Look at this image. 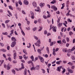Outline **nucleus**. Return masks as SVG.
<instances>
[{
    "instance_id": "48",
    "label": "nucleus",
    "mask_w": 75,
    "mask_h": 75,
    "mask_svg": "<svg viewBox=\"0 0 75 75\" xmlns=\"http://www.w3.org/2000/svg\"><path fill=\"white\" fill-rule=\"evenodd\" d=\"M37 28L36 27H35L34 28H33V30L34 31H35V30H37Z\"/></svg>"
},
{
    "instance_id": "41",
    "label": "nucleus",
    "mask_w": 75,
    "mask_h": 75,
    "mask_svg": "<svg viewBox=\"0 0 75 75\" xmlns=\"http://www.w3.org/2000/svg\"><path fill=\"white\" fill-rule=\"evenodd\" d=\"M41 70H42V72L43 74H45V70H44L43 69H41Z\"/></svg>"
},
{
    "instance_id": "39",
    "label": "nucleus",
    "mask_w": 75,
    "mask_h": 75,
    "mask_svg": "<svg viewBox=\"0 0 75 75\" xmlns=\"http://www.w3.org/2000/svg\"><path fill=\"white\" fill-rule=\"evenodd\" d=\"M71 59H72V60H75V56H72L71 57Z\"/></svg>"
},
{
    "instance_id": "35",
    "label": "nucleus",
    "mask_w": 75,
    "mask_h": 75,
    "mask_svg": "<svg viewBox=\"0 0 75 75\" xmlns=\"http://www.w3.org/2000/svg\"><path fill=\"white\" fill-rule=\"evenodd\" d=\"M10 21V20H6L5 21V24H7V23H8V22Z\"/></svg>"
},
{
    "instance_id": "3",
    "label": "nucleus",
    "mask_w": 75,
    "mask_h": 75,
    "mask_svg": "<svg viewBox=\"0 0 75 75\" xmlns=\"http://www.w3.org/2000/svg\"><path fill=\"white\" fill-rule=\"evenodd\" d=\"M16 45V42L15 41H13L11 44V47H14Z\"/></svg>"
},
{
    "instance_id": "18",
    "label": "nucleus",
    "mask_w": 75,
    "mask_h": 75,
    "mask_svg": "<svg viewBox=\"0 0 75 75\" xmlns=\"http://www.w3.org/2000/svg\"><path fill=\"white\" fill-rule=\"evenodd\" d=\"M23 51L24 54H26V55H28V53L27 52V51H26V50L25 49L23 50Z\"/></svg>"
},
{
    "instance_id": "8",
    "label": "nucleus",
    "mask_w": 75,
    "mask_h": 75,
    "mask_svg": "<svg viewBox=\"0 0 75 75\" xmlns=\"http://www.w3.org/2000/svg\"><path fill=\"white\" fill-rule=\"evenodd\" d=\"M13 59H16V57H17V53H14L13 54Z\"/></svg>"
},
{
    "instance_id": "6",
    "label": "nucleus",
    "mask_w": 75,
    "mask_h": 75,
    "mask_svg": "<svg viewBox=\"0 0 75 75\" xmlns=\"http://www.w3.org/2000/svg\"><path fill=\"white\" fill-rule=\"evenodd\" d=\"M69 50H70V49H69V50H68V49H67V48H64L63 49L62 51L63 52H68V51H69Z\"/></svg>"
},
{
    "instance_id": "56",
    "label": "nucleus",
    "mask_w": 75,
    "mask_h": 75,
    "mask_svg": "<svg viewBox=\"0 0 75 75\" xmlns=\"http://www.w3.org/2000/svg\"><path fill=\"white\" fill-rule=\"evenodd\" d=\"M50 17H51V15L50 14H48L47 16V18H50Z\"/></svg>"
},
{
    "instance_id": "57",
    "label": "nucleus",
    "mask_w": 75,
    "mask_h": 75,
    "mask_svg": "<svg viewBox=\"0 0 75 75\" xmlns=\"http://www.w3.org/2000/svg\"><path fill=\"white\" fill-rule=\"evenodd\" d=\"M16 7H18V2H16Z\"/></svg>"
},
{
    "instance_id": "4",
    "label": "nucleus",
    "mask_w": 75,
    "mask_h": 75,
    "mask_svg": "<svg viewBox=\"0 0 75 75\" xmlns=\"http://www.w3.org/2000/svg\"><path fill=\"white\" fill-rule=\"evenodd\" d=\"M38 57L40 59L41 62L43 63L44 62V58H43V57H41L40 56H39Z\"/></svg>"
},
{
    "instance_id": "31",
    "label": "nucleus",
    "mask_w": 75,
    "mask_h": 75,
    "mask_svg": "<svg viewBox=\"0 0 75 75\" xmlns=\"http://www.w3.org/2000/svg\"><path fill=\"white\" fill-rule=\"evenodd\" d=\"M2 34H3V35H8V33H7V32H3L2 33Z\"/></svg>"
},
{
    "instance_id": "15",
    "label": "nucleus",
    "mask_w": 75,
    "mask_h": 75,
    "mask_svg": "<svg viewBox=\"0 0 75 75\" xmlns=\"http://www.w3.org/2000/svg\"><path fill=\"white\" fill-rule=\"evenodd\" d=\"M34 15V13H32V14H31V18H32V19H34V18H35Z\"/></svg>"
},
{
    "instance_id": "50",
    "label": "nucleus",
    "mask_w": 75,
    "mask_h": 75,
    "mask_svg": "<svg viewBox=\"0 0 75 75\" xmlns=\"http://www.w3.org/2000/svg\"><path fill=\"white\" fill-rule=\"evenodd\" d=\"M61 40H58L57 41V42L58 44H61Z\"/></svg>"
},
{
    "instance_id": "38",
    "label": "nucleus",
    "mask_w": 75,
    "mask_h": 75,
    "mask_svg": "<svg viewBox=\"0 0 75 75\" xmlns=\"http://www.w3.org/2000/svg\"><path fill=\"white\" fill-rule=\"evenodd\" d=\"M44 34H45V35H46V34H47V31L46 30H45L44 32Z\"/></svg>"
},
{
    "instance_id": "26",
    "label": "nucleus",
    "mask_w": 75,
    "mask_h": 75,
    "mask_svg": "<svg viewBox=\"0 0 75 75\" xmlns=\"http://www.w3.org/2000/svg\"><path fill=\"white\" fill-rule=\"evenodd\" d=\"M40 29H39L38 30V31H41V30H42V26H39Z\"/></svg>"
},
{
    "instance_id": "9",
    "label": "nucleus",
    "mask_w": 75,
    "mask_h": 75,
    "mask_svg": "<svg viewBox=\"0 0 75 75\" xmlns=\"http://www.w3.org/2000/svg\"><path fill=\"white\" fill-rule=\"evenodd\" d=\"M23 3L25 5H28V1L26 0H25L23 1Z\"/></svg>"
},
{
    "instance_id": "61",
    "label": "nucleus",
    "mask_w": 75,
    "mask_h": 75,
    "mask_svg": "<svg viewBox=\"0 0 75 75\" xmlns=\"http://www.w3.org/2000/svg\"><path fill=\"white\" fill-rule=\"evenodd\" d=\"M47 36H50V35H51V33H47Z\"/></svg>"
},
{
    "instance_id": "47",
    "label": "nucleus",
    "mask_w": 75,
    "mask_h": 75,
    "mask_svg": "<svg viewBox=\"0 0 75 75\" xmlns=\"http://www.w3.org/2000/svg\"><path fill=\"white\" fill-rule=\"evenodd\" d=\"M52 54H53V55H54V56H55V55H56V53L55 52L53 51V52H52Z\"/></svg>"
},
{
    "instance_id": "27",
    "label": "nucleus",
    "mask_w": 75,
    "mask_h": 75,
    "mask_svg": "<svg viewBox=\"0 0 75 75\" xmlns=\"http://www.w3.org/2000/svg\"><path fill=\"white\" fill-rule=\"evenodd\" d=\"M33 37L34 38L37 40H38V37L35 36V35H34Z\"/></svg>"
},
{
    "instance_id": "33",
    "label": "nucleus",
    "mask_w": 75,
    "mask_h": 75,
    "mask_svg": "<svg viewBox=\"0 0 75 75\" xmlns=\"http://www.w3.org/2000/svg\"><path fill=\"white\" fill-rule=\"evenodd\" d=\"M21 33H22V35H23V36H25V33H24V31H23V30H22L21 31Z\"/></svg>"
},
{
    "instance_id": "2",
    "label": "nucleus",
    "mask_w": 75,
    "mask_h": 75,
    "mask_svg": "<svg viewBox=\"0 0 75 75\" xmlns=\"http://www.w3.org/2000/svg\"><path fill=\"white\" fill-rule=\"evenodd\" d=\"M51 8L52 9H53L54 11H57L58 9L55 5H52L51 6Z\"/></svg>"
},
{
    "instance_id": "46",
    "label": "nucleus",
    "mask_w": 75,
    "mask_h": 75,
    "mask_svg": "<svg viewBox=\"0 0 75 75\" xmlns=\"http://www.w3.org/2000/svg\"><path fill=\"white\" fill-rule=\"evenodd\" d=\"M31 71H33V70H34V71H35V67H32L31 68Z\"/></svg>"
},
{
    "instance_id": "7",
    "label": "nucleus",
    "mask_w": 75,
    "mask_h": 75,
    "mask_svg": "<svg viewBox=\"0 0 75 75\" xmlns=\"http://www.w3.org/2000/svg\"><path fill=\"white\" fill-rule=\"evenodd\" d=\"M32 4L34 7H37V3L35 1H34L32 3Z\"/></svg>"
},
{
    "instance_id": "49",
    "label": "nucleus",
    "mask_w": 75,
    "mask_h": 75,
    "mask_svg": "<svg viewBox=\"0 0 75 75\" xmlns=\"http://www.w3.org/2000/svg\"><path fill=\"white\" fill-rule=\"evenodd\" d=\"M41 19H39L38 20V22L39 23H41Z\"/></svg>"
},
{
    "instance_id": "16",
    "label": "nucleus",
    "mask_w": 75,
    "mask_h": 75,
    "mask_svg": "<svg viewBox=\"0 0 75 75\" xmlns=\"http://www.w3.org/2000/svg\"><path fill=\"white\" fill-rule=\"evenodd\" d=\"M62 62V61L61 60L59 61H57L56 62V64H57L58 65H59L60 63H61Z\"/></svg>"
},
{
    "instance_id": "51",
    "label": "nucleus",
    "mask_w": 75,
    "mask_h": 75,
    "mask_svg": "<svg viewBox=\"0 0 75 75\" xmlns=\"http://www.w3.org/2000/svg\"><path fill=\"white\" fill-rule=\"evenodd\" d=\"M74 50H75V48L74 47H73V48L71 49V51H74Z\"/></svg>"
},
{
    "instance_id": "12",
    "label": "nucleus",
    "mask_w": 75,
    "mask_h": 75,
    "mask_svg": "<svg viewBox=\"0 0 75 75\" xmlns=\"http://www.w3.org/2000/svg\"><path fill=\"white\" fill-rule=\"evenodd\" d=\"M35 69L36 70H38L40 69V66L38 65H36L35 67Z\"/></svg>"
},
{
    "instance_id": "43",
    "label": "nucleus",
    "mask_w": 75,
    "mask_h": 75,
    "mask_svg": "<svg viewBox=\"0 0 75 75\" xmlns=\"http://www.w3.org/2000/svg\"><path fill=\"white\" fill-rule=\"evenodd\" d=\"M28 64H29L33 63V61L32 60H30L28 62Z\"/></svg>"
},
{
    "instance_id": "22",
    "label": "nucleus",
    "mask_w": 75,
    "mask_h": 75,
    "mask_svg": "<svg viewBox=\"0 0 75 75\" xmlns=\"http://www.w3.org/2000/svg\"><path fill=\"white\" fill-rule=\"evenodd\" d=\"M62 42L64 44H66V43H67V41H66L65 39H64L62 40Z\"/></svg>"
},
{
    "instance_id": "19",
    "label": "nucleus",
    "mask_w": 75,
    "mask_h": 75,
    "mask_svg": "<svg viewBox=\"0 0 75 75\" xmlns=\"http://www.w3.org/2000/svg\"><path fill=\"white\" fill-rule=\"evenodd\" d=\"M61 20V17H59V18L58 19L57 22V24H58V23H59V21H60V20Z\"/></svg>"
},
{
    "instance_id": "55",
    "label": "nucleus",
    "mask_w": 75,
    "mask_h": 75,
    "mask_svg": "<svg viewBox=\"0 0 75 75\" xmlns=\"http://www.w3.org/2000/svg\"><path fill=\"white\" fill-rule=\"evenodd\" d=\"M8 60L9 61H11V57H9L8 58Z\"/></svg>"
},
{
    "instance_id": "36",
    "label": "nucleus",
    "mask_w": 75,
    "mask_h": 75,
    "mask_svg": "<svg viewBox=\"0 0 75 75\" xmlns=\"http://www.w3.org/2000/svg\"><path fill=\"white\" fill-rule=\"evenodd\" d=\"M29 46H27V47L28 48H31V43H29Z\"/></svg>"
},
{
    "instance_id": "37",
    "label": "nucleus",
    "mask_w": 75,
    "mask_h": 75,
    "mask_svg": "<svg viewBox=\"0 0 75 75\" xmlns=\"http://www.w3.org/2000/svg\"><path fill=\"white\" fill-rule=\"evenodd\" d=\"M56 2V1L54 0L53 1H52L50 2V3L51 4H54V3H55V2Z\"/></svg>"
},
{
    "instance_id": "45",
    "label": "nucleus",
    "mask_w": 75,
    "mask_h": 75,
    "mask_svg": "<svg viewBox=\"0 0 75 75\" xmlns=\"http://www.w3.org/2000/svg\"><path fill=\"white\" fill-rule=\"evenodd\" d=\"M7 11L9 14V15H10L11 16H12V14H11V13L10 12V11Z\"/></svg>"
},
{
    "instance_id": "59",
    "label": "nucleus",
    "mask_w": 75,
    "mask_h": 75,
    "mask_svg": "<svg viewBox=\"0 0 75 75\" xmlns=\"http://www.w3.org/2000/svg\"><path fill=\"white\" fill-rule=\"evenodd\" d=\"M55 62H56V60H54V62H52V64H55Z\"/></svg>"
},
{
    "instance_id": "64",
    "label": "nucleus",
    "mask_w": 75,
    "mask_h": 75,
    "mask_svg": "<svg viewBox=\"0 0 75 75\" xmlns=\"http://www.w3.org/2000/svg\"><path fill=\"white\" fill-rule=\"evenodd\" d=\"M69 44L67 43L66 44V47H69Z\"/></svg>"
},
{
    "instance_id": "58",
    "label": "nucleus",
    "mask_w": 75,
    "mask_h": 75,
    "mask_svg": "<svg viewBox=\"0 0 75 75\" xmlns=\"http://www.w3.org/2000/svg\"><path fill=\"white\" fill-rule=\"evenodd\" d=\"M0 45L1 47H3V46H4V44L3 43H0Z\"/></svg>"
},
{
    "instance_id": "11",
    "label": "nucleus",
    "mask_w": 75,
    "mask_h": 75,
    "mask_svg": "<svg viewBox=\"0 0 75 75\" xmlns=\"http://www.w3.org/2000/svg\"><path fill=\"white\" fill-rule=\"evenodd\" d=\"M11 40L12 41H15V42L17 41L16 38L14 37H12L11 38Z\"/></svg>"
},
{
    "instance_id": "53",
    "label": "nucleus",
    "mask_w": 75,
    "mask_h": 75,
    "mask_svg": "<svg viewBox=\"0 0 75 75\" xmlns=\"http://www.w3.org/2000/svg\"><path fill=\"white\" fill-rule=\"evenodd\" d=\"M10 69V67L9 66H8V65H7V70H9Z\"/></svg>"
},
{
    "instance_id": "25",
    "label": "nucleus",
    "mask_w": 75,
    "mask_h": 75,
    "mask_svg": "<svg viewBox=\"0 0 75 75\" xmlns=\"http://www.w3.org/2000/svg\"><path fill=\"white\" fill-rule=\"evenodd\" d=\"M56 71H58L59 72H60L61 69H60V68H59V67H57V68L56 69Z\"/></svg>"
},
{
    "instance_id": "54",
    "label": "nucleus",
    "mask_w": 75,
    "mask_h": 75,
    "mask_svg": "<svg viewBox=\"0 0 75 75\" xmlns=\"http://www.w3.org/2000/svg\"><path fill=\"white\" fill-rule=\"evenodd\" d=\"M27 24H28V25H29V24H30V21H27Z\"/></svg>"
},
{
    "instance_id": "1",
    "label": "nucleus",
    "mask_w": 75,
    "mask_h": 75,
    "mask_svg": "<svg viewBox=\"0 0 75 75\" xmlns=\"http://www.w3.org/2000/svg\"><path fill=\"white\" fill-rule=\"evenodd\" d=\"M40 44L41 41L40 39H39L36 43H35V45L38 47H40L41 46V45H40Z\"/></svg>"
},
{
    "instance_id": "29",
    "label": "nucleus",
    "mask_w": 75,
    "mask_h": 75,
    "mask_svg": "<svg viewBox=\"0 0 75 75\" xmlns=\"http://www.w3.org/2000/svg\"><path fill=\"white\" fill-rule=\"evenodd\" d=\"M18 3L19 4H20L21 6L22 4V2L21 1V0H20L18 1Z\"/></svg>"
},
{
    "instance_id": "5",
    "label": "nucleus",
    "mask_w": 75,
    "mask_h": 75,
    "mask_svg": "<svg viewBox=\"0 0 75 75\" xmlns=\"http://www.w3.org/2000/svg\"><path fill=\"white\" fill-rule=\"evenodd\" d=\"M67 71L70 74H72L73 73V70L71 69H69V68H68L67 69Z\"/></svg>"
},
{
    "instance_id": "20",
    "label": "nucleus",
    "mask_w": 75,
    "mask_h": 75,
    "mask_svg": "<svg viewBox=\"0 0 75 75\" xmlns=\"http://www.w3.org/2000/svg\"><path fill=\"white\" fill-rule=\"evenodd\" d=\"M69 0H68L66 3V5L67 7H69Z\"/></svg>"
},
{
    "instance_id": "40",
    "label": "nucleus",
    "mask_w": 75,
    "mask_h": 75,
    "mask_svg": "<svg viewBox=\"0 0 75 75\" xmlns=\"http://www.w3.org/2000/svg\"><path fill=\"white\" fill-rule=\"evenodd\" d=\"M66 41H67V42H69V38L68 37H67L66 38Z\"/></svg>"
},
{
    "instance_id": "30",
    "label": "nucleus",
    "mask_w": 75,
    "mask_h": 75,
    "mask_svg": "<svg viewBox=\"0 0 75 75\" xmlns=\"http://www.w3.org/2000/svg\"><path fill=\"white\" fill-rule=\"evenodd\" d=\"M11 71L13 74H14V75L16 74V71L15 70H14V69H12L11 70Z\"/></svg>"
},
{
    "instance_id": "44",
    "label": "nucleus",
    "mask_w": 75,
    "mask_h": 75,
    "mask_svg": "<svg viewBox=\"0 0 75 75\" xmlns=\"http://www.w3.org/2000/svg\"><path fill=\"white\" fill-rule=\"evenodd\" d=\"M65 71H66V70H65V69H64L63 71L62 72V74H64V72H65Z\"/></svg>"
},
{
    "instance_id": "60",
    "label": "nucleus",
    "mask_w": 75,
    "mask_h": 75,
    "mask_svg": "<svg viewBox=\"0 0 75 75\" xmlns=\"http://www.w3.org/2000/svg\"><path fill=\"white\" fill-rule=\"evenodd\" d=\"M50 29H52V28H53V27H52V25H50Z\"/></svg>"
},
{
    "instance_id": "24",
    "label": "nucleus",
    "mask_w": 75,
    "mask_h": 75,
    "mask_svg": "<svg viewBox=\"0 0 75 75\" xmlns=\"http://www.w3.org/2000/svg\"><path fill=\"white\" fill-rule=\"evenodd\" d=\"M1 51H2V52H6L7 51L6 50L4 49H1Z\"/></svg>"
},
{
    "instance_id": "23",
    "label": "nucleus",
    "mask_w": 75,
    "mask_h": 75,
    "mask_svg": "<svg viewBox=\"0 0 75 75\" xmlns=\"http://www.w3.org/2000/svg\"><path fill=\"white\" fill-rule=\"evenodd\" d=\"M67 64H68V65H70V66H72V65H73V63L71 62H69Z\"/></svg>"
},
{
    "instance_id": "28",
    "label": "nucleus",
    "mask_w": 75,
    "mask_h": 75,
    "mask_svg": "<svg viewBox=\"0 0 75 75\" xmlns=\"http://www.w3.org/2000/svg\"><path fill=\"white\" fill-rule=\"evenodd\" d=\"M47 51V52L48 54H50V51H49V47H46Z\"/></svg>"
},
{
    "instance_id": "17",
    "label": "nucleus",
    "mask_w": 75,
    "mask_h": 75,
    "mask_svg": "<svg viewBox=\"0 0 75 75\" xmlns=\"http://www.w3.org/2000/svg\"><path fill=\"white\" fill-rule=\"evenodd\" d=\"M13 31H14V30H12L11 31V33L10 34V35L12 36V34H13L14 33V32Z\"/></svg>"
},
{
    "instance_id": "21",
    "label": "nucleus",
    "mask_w": 75,
    "mask_h": 75,
    "mask_svg": "<svg viewBox=\"0 0 75 75\" xmlns=\"http://www.w3.org/2000/svg\"><path fill=\"white\" fill-rule=\"evenodd\" d=\"M21 69H24V64H23V63H21Z\"/></svg>"
},
{
    "instance_id": "14",
    "label": "nucleus",
    "mask_w": 75,
    "mask_h": 75,
    "mask_svg": "<svg viewBox=\"0 0 75 75\" xmlns=\"http://www.w3.org/2000/svg\"><path fill=\"white\" fill-rule=\"evenodd\" d=\"M40 6L41 7H43L45 6V4L44 3H41L40 4Z\"/></svg>"
},
{
    "instance_id": "63",
    "label": "nucleus",
    "mask_w": 75,
    "mask_h": 75,
    "mask_svg": "<svg viewBox=\"0 0 75 75\" xmlns=\"http://www.w3.org/2000/svg\"><path fill=\"white\" fill-rule=\"evenodd\" d=\"M71 28H67V31H70L71 30Z\"/></svg>"
},
{
    "instance_id": "52",
    "label": "nucleus",
    "mask_w": 75,
    "mask_h": 75,
    "mask_svg": "<svg viewBox=\"0 0 75 75\" xmlns=\"http://www.w3.org/2000/svg\"><path fill=\"white\" fill-rule=\"evenodd\" d=\"M37 51L39 53H40V52H41V50L40 49H38Z\"/></svg>"
},
{
    "instance_id": "32",
    "label": "nucleus",
    "mask_w": 75,
    "mask_h": 75,
    "mask_svg": "<svg viewBox=\"0 0 75 75\" xmlns=\"http://www.w3.org/2000/svg\"><path fill=\"white\" fill-rule=\"evenodd\" d=\"M9 8L10 10H13V7L11 6H9Z\"/></svg>"
},
{
    "instance_id": "34",
    "label": "nucleus",
    "mask_w": 75,
    "mask_h": 75,
    "mask_svg": "<svg viewBox=\"0 0 75 75\" xmlns=\"http://www.w3.org/2000/svg\"><path fill=\"white\" fill-rule=\"evenodd\" d=\"M27 69H25L24 71V73L25 75H27Z\"/></svg>"
},
{
    "instance_id": "42",
    "label": "nucleus",
    "mask_w": 75,
    "mask_h": 75,
    "mask_svg": "<svg viewBox=\"0 0 75 75\" xmlns=\"http://www.w3.org/2000/svg\"><path fill=\"white\" fill-rule=\"evenodd\" d=\"M31 58L33 61H34V56H33V55H32L31 56Z\"/></svg>"
},
{
    "instance_id": "13",
    "label": "nucleus",
    "mask_w": 75,
    "mask_h": 75,
    "mask_svg": "<svg viewBox=\"0 0 75 75\" xmlns=\"http://www.w3.org/2000/svg\"><path fill=\"white\" fill-rule=\"evenodd\" d=\"M63 24V23H59L58 25V27H61L62 25Z\"/></svg>"
},
{
    "instance_id": "62",
    "label": "nucleus",
    "mask_w": 75,
    "mask_h": 75,
    "mask_svg": "<svg viewBox=\"0 0 75 75\" xmlns=\"http://www.w3.org/2000/svg\"><path fill=\"white\" fill-rule=\"evenodd\" d=\"M13 64H16V63H17V61L14 60L13 61Z\"/></svg>"
},
{
    "instance_id": "10",
    "label": "nucleus",
    "mask_w": 75,
    "mask_h": 75,
    "mask_svg": "<svg viewBox=\"0 0 75 75\" xmlns=\"http://www.w3.org/2000/svg\"><path fill=\"white\" fill-rule=\"evenodd\" d=\"M52 30L54 32H56L57 31V27L56 26H54Z\"/></svg>"
}]
</instances>
